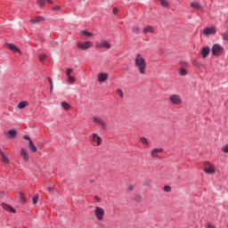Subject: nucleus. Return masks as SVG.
Here are the masks:
<instances>
[{
    "mask_svg": "<svg viewBox=\"0 0 228 228\" xmlns=\"http://www.w3.org/2000/svg\"><path fill=\"white\" fill-rule=\"evenodd\" d=\"M135 67L138 69L139 73L145 74V69H147V64L145 63V59L137 53L134 60Z\"/></svg>",
    "mask_w": 228,
    "mask_h": 228,
    "instance_id": "1",
    "label": "nucleus"
},
{
    "mask_svg": "<svg viewBox=\"0 0 228 228\" xmlns=\"http://www.w3.org/2000/svg\"><path fill=\"white\" fill-rule=\"evenodd\" d=\"M93 122H94V124H98V126H101L102 129H104L105 131L110 127L108 122L103 121L102 118L99 117H93Z\"/></svg>",
    "mask_w": 228,
    "mask_h": 228,
    "instance_id": "2",
    "label": "nucleus"
},
{
    "mask_svg": "<svg viewBox=\"0 0 228 228\" xmlns=\"http://www.w3.org/2000/svg\"><path fill=\"white\" fill-rule=\"evenodd\" d=\"M211 53L213 56H221L222 53H224V46L218 44H215L212 46Z\"/></svg>",
    "mask_w": 228,
    "mask_h": 228,
    "instance_id": "3",
    "label": "nucleus"
},
{
    "mask_svg": "<svg viewBox=\"0 0 228 228\" xmlns=\"http://www.w3.org/2000/svg\"><path fill=\"white\" fill-rule=\"evenodd\" d=\"M204 172L205 174L213 175L216 170H215V166L211 165L209 162H204Z\"/></svg>",
    "mask_w": 228,
    "mask_h": 228,
    "instance_id": "4",
    "label": "nucleus"
},
{
    "mask_svg": "<svg viewBox=\"0 0 228 228\" xmlns=\"http://www.w3.org/2000/svg\"><path fill=\"white\" fill-rule=\"evenodd\" d=\"M94 215H95L97 220H99V222H101V220H102V218H104V209L101 207H95L94 208Z\"/></svg>",
    "mask_w": 228,
    "mask_h": 228,
    "instance_id": "5",
    "label": "nucleus"
},
{
    "mask_svg": "<svg viewBox=\"0 0 228 228\" xmlns=\"http://www.w3.org/2000/svg\"><path fill=\"white\" fill-rule=\"evenodd\" d=\"M94 45V43L92 41H86L85 43L79 42L77 44V47H79V49H82L83 51H86V49H90Z\"/></svg>",
    "mask_w": 228,
    "mask_h": 228,
    "instance_id": "6",
    "label": "nucleus"
},
{
    "mask_svg": "<svg viewBox=\"0 0 228 228\" xmlns=\"http://www.w3.org/2000/svg\"><path fill=\"white\" fill-rule=\"evenodd\" d=\"M169 100L172 102V104H176L177 106L183 104V100H181V96L177 94H172L169 97Z\"/></svg>",
    "mask_w": 228,
    "mask_h": 228,
    "instance_id": "7",
    "label": "nucleus"
},
{
    "mask_svg": "<svg viewBox=\"0 0 228 228\" xmlns=\"http://www.w3.org/2000/svg\"><path fill=\"white\" fill-rule=\"evenodd\" d=\"M216 33V28L215 27H207L203 29V35L205 37H209V35H215Z\"/></svg>",
    "mask_w": 228,
    "mask_h": 228,
    "instance_id": "8",
    "label": "nucleus"
},
{
    "mask_svg": "<svg viewBox=\"0 0 228 228\" xmlns=\"http://www.w3.org/2000/svg\"><path fill=\"white\" fill-rule=\"evenodd\" d=\"M23 138H24V140H28V148L30 149L31 152H37V146H35V144H33V141L31 140L29 135H24Z\"/></svg>",
    "mask_w": 228,
    "mask_h": 228,
    "instance_id": "9",
    "label": "nucleus"
},
{
    "mask_svg": "<svg viewBox=\"0 0 228 228\" xmlns=\"http://www.w3.org/2000/svg\"><path fill=\"white\" fill-rule=\"evenodd\" d=\"M102 47H105V49H111V45L106 40H102L101 43L96 44V49H102Z\"/></svg>",
    "mask_w": 228,
    "mask_h": 228,
    "instance_id": "10",
    "label": "nucleus"
},
{
    "mask_svg": "<svg viewBox=\"0 0 228 228\" xmlns=\"http://www.w3.org/2000/svg\"><path fill=\"white\" fill-rule=\"evenodd\" d=\"M4 134L10 140H13V138H16L17 136V132L14 129H11L8 132H4Z\"/></svg>",
    "mask_w": 228,
    "mask_h": 228,
    "instance_id": "11",
    "label": "nucleus"
},
{
    "mask_svg": "<svg viewBox=\"0 0 228 228\" xmlns=\"http://www.w3.org/2000/svg\"><path fill=\"white\" fill-rule=\"evenodd\" d=\"M163 152V149L161 148H156V149H153L151 152V158H159L158 154Z\"/></svg>",
    "mask_w": 228,
    "mask_h": 228,
    "instance_id": "12",
    "label": "nucleus"
},
{
    "mask_svg": "<svg viewBox=\"0 0 228 228\" xmlns=\"http://www.w3.org/2000/svg\"><path fill=\"white\" fill-rule=\"evenodd\" d=\"M209 53H211V48L209 46L203 47L201 50V54L203 58H208Z\"/></svg>",
    "mask_w": 228,
    "mask_h": 228,
    "instance_id": "13",
    "label": "nucleus"
},
{
    "mask_svg": "<svg viewBox=\"0 0 228 228\" xmlns=\"http://www.w3.org/2000/svg\"><path fill=\"white\" fill-rule=\"evenodd\" d=\"M108 79V73H99L98 81L99 83H104Z\"/></svg>",
    "mask_w": 228,
    "mask_h": 228,
    "instance_id": "14",
    "label": "nucleus"
},
{
    "mask_svg": "<svg viewBox=\"0 0 228 228\" xmlns=\"http://www.w3.org/2000/svg\"><path fill=\"white\" fill-rule=\"evenodd\" d=\"M20 155L23 158L24 161H28V159H29V154H28V151L24 148L20 150Z\"/></svg>",
    "mask_w": 228,
    "mask_h": 228,
    "instance_id": "15",
    "label": "nucleus"
},
{
    "mask_svg": "<svg viewBox=\"0 0 228 228\" xmlns=\"http://www.w3.org/2000/svg\"><path fill=\"white\" fill-rule=\"evenodd\" d=\"M2 208H3V209H5V211H11V213H17V211L15 210V208H13V207H12L6 203H3Z\"/></svg>",
    "mask_w": 228,
    "mask_h": 228,
    "instance_id": "16",
    "label": "nucleus"
},
{
    "mask_svg": "<svg viewBox=\"0 0 228 228\" xmlns=\"http://www.w3.org/2000/svg\"><path fill=\"white\" fill-rule=\"evenodd\" d=\"M44 20H45V18L42 16H37L35 19H30V22H32L33 24H38V22H42Z\"/></svg>",
    "mask_w": 228,
    "mask_h": 228,
    "instance_id": "17",
    "label": "nucleus"
},
{
    "mask_svg": "<svg viewBox=\"0 0 228 228\" xmlns=\"http://www.w3.org/2000/svg\"><path fill=\"white\" fill-rule=\"evenodd\" d=\"M93 142H96L97 145H101V143H102V139L99 134H93Z\"/></svg>",
    "mask_w": 228,
    "mask_h": 228,
    "instance_id": "18",
    "label": "nucleus"
},
{
    "mask_svg": "<svg viewBox=\"0 0 228 228\" xmlns=\"http://www.w3.org/2000/svg\"><path fill=\"white\" fill-rule=\"evenodd\" d=\"M0 156L2 158V161H4L6 165L10 163V159L6 157V152L0 151Z\"/></svg>",
    "mask_w": 228,
    "mask_h": 228,
    "instance_id": "19",
    "label": "nucleus"
},
{
    "mask_svg": "<svg viewBox=\"0 0 228 228\" xmlns=\"http://www.w3.org/2000/svg\"><path fill=\"white\" fill-rule=\"evenodd\" d=\"M8 49L12 51V53H20V50L17 48V45H12V44H7Z\"/></svg>",
    "mask_w": 228,
    "mask_h": 228,
    "instance_id": "20",
    "label": "nucleus"
},
{
    "mask_svg": "<svg viewBox=\"0 0 228 228\" xmlns=\"http://www.w3.org/2000/svg\"><path fill=\"white\" fill-rule=\"evenodd\" d=\"M143 35H147V33H154V28L152 26H148L142 30Z\"/></svg>",
    "mask_w": 228,
    "mask_h": 228,
    "instance_id": "21",
    "label": "nucleus"
},
{
    "mask_svg": "<svg viewBox=\"0 0 228 228\" xmlns=\"http://www.w3.org/2000/svg\"><path fill=\"white\" fill-rule=\"evenodd\" d=\"M80 35H81L82 37H86V38H90V37H94V34H92V33H90V32H88V31H86V30H82V31L80 32Z\"/></svg>",
    "mask_w": 228,
    "mask_h": 228,
    "instance_id": "22",
    "label": "nucleus"
},
{
    "mask_svg": "<svg viewBox=\"0 0 228 228\" xmlns=\"http://www.w3.org/2000/svg\"><path fill=\"white\" fill-rule=\"evenodd\" d=\"M28 102L24 101V102H21L18 104V109L19 110H24V108H26V106H28Z\"/></svg>",
    "mask_w": 228,
    "mask_h": 228,
    "instance_id": "23",
    "label": "nucleus"
},
{
    "mask_svg": "<svg viewBox=\"0 0 228 228\" xmlns=\"http://www.w3.org/2000/svg\"><path fill=\"white\" fill-rule=\"evenodd\" d=\"M179 74H180V76H187L188 70H186V69H184V68H180Z\"/></svg>",
    "mask_w": 228,
    "mask_h": 228,
    "instance_id": "24",
    "label": "nucleus"
},
{
    "mask_svg": "<svg viewBox=\"0 0 228 228\" xmlns=\"http://www.w3.org/2000/svg\"><path fill=\"white\" fill-rule=\"evenodd\" d=\"M61 106L64 108V110H70V104H69L67 102H62Z\"/></svg>",
    "mask_w": 228,
    "mask_h": 228,
    "instance_id": "25",
    "label": "nucleus"
},
{
    "mask_svg": "<svg viewBox=\"0 0 228 228\" xmlns=\"http://www.w3.org/2000/svg\"><path fill=\"white\" fill-rule=\"evenodd\" d=\"M20 200L23 204H26V196H24V192L20 193Z\"/></svg>",
    "mask_w": 228,
    "mask_h": 228,
    "instance_id": "26",
    "label": "nucleus"
},
{
    "mask_svg": "<svg viewBox=\"0 0 228 228\" xmlns=\"http://www.w3.org/2000/svg\"><path fill=\"white\" fill-rule=\"evenodd\" d=\"M160 4L164 8H168V2L167 0H160Z\"/></svg>",
    "mask_w": 228,
    "mask_h": 228,
    "instance_id": "27",
    "label": "nucleus"
},
{
    "mask_svg": "<svg viewBox=\"0 0 228 228\" xmlns=\"http://www.w3.org/2000/svg\"><path fill=\"white\" fill-rule=\"evenodd\" d=\"M191 8H200V4L197 2L191 3Z\"/></svg>",
    "mask_w": 228,
    "mask_h": 228,
    "instance_id": "28",
    "label": "nucleus"
},
{
    "mask_svg": "<svg viewBox=\"0 0 228 228\" xmlns=\"http://www.w3.org/2000/svg\"><path fill=\"white\" fill-rule=\"evenodd\" d=\"M38 199H39V196L38 194L35 195L32 199V202L33 204H38Z\"/></svg>",
    "mask_w": 228,
    "mask_h": 228,
    "instance_id": "29",
    "label": "nucleus"
},
{
    "mask_svg": "<svg viewBox=\"0 0 228 228\" xmlns=\"http://www.w3.org/2000/svg\"><path fill=\"white\" fill-rule=\"evenodd\" d=\"M133 33H134L135 35H138V33H140V28L138 27H133L132 28Z\"/></svg>",
    "mask_w": 228,
    "mask_h": 228,
    "instance_id": "30",
    "label": "nucleus"
},
{
    "mask_svg": "<svg viewBox=\"0 0 228 228\" xmlns=\"http://www.w3.org/2000/svg\"><path fill=\"white\" fill-rule=\"evenodd\" d=\"M140 140L144 145H149V141L145 137H141Z\"/></svg>",
    "mask_w": 228,
    "mask_h": 228,
    "instance_id": "31",
    "label": "nucleus"
},
{
    "mask_svg": "<svg viewBox=\"0 0 228 228\" xmlns=\"http://www.w3.org/2000/svg\"><path fill=\"white\" fill-rule=\"evenodd\" d=\"M68 77H69L68 78V83H69V84H72V83H74V81H76V77H74L72 76H69Z\"/></svg>",
    "mask_w": 228,
    "mask_h": 228,
    "instance_id": "32",
    "label": "nucleus"
},
{
    "mask_svg": "<svg viewBox=\"0 0 228 228\" xmlns=\"http://www.w3.org/2000/svg\"><path fill=\"white\" fill-rule=\"evenodd\" d=\"M45 58H47V54H45V53H42V54L39 55V61H44V60Z\"/></svg>",
    "mask_w": 228,
    "mask_h": 228,
    "instance_id": "33",
    "label": "nucleus"
},
{
    "mask_svg": "<svg viewBox=\"0 0 228 228\" xmlns=\"http://www.w3.org/2000/svg\"><path fill=\"white\" fill-rule=\"evenodd\" d=\"M164 191H167V193L172 191V187H170L169 185L164 186Z\"/></svg>",
    "mask_w": 228,
    "mask_h": 228,
    "instance_id": "34",
    "label": "nucleus"
},
{
    "mask_svg": "<svg viewBox=\"0 0 228 228\" xmlns=\"http://www.w3.org/2000/svg\"><path fill=\"white\" fill-rule=\"evenodd\" d=\"M48 81L50 83V90L51 92H53V88L54 87V86L53 85V79L51 77H48Z\"/></svg>",
    "mask_w": 228,
    "mask_h": 228,
    "instance_id": "35",
    "label": "nucleus"
},
{
    "mask_svg": "<svg viewBox=\"0 0 228 228\" xmlns=\"http://www.w3.org/2000/svg\"><path fill=\"white\" fill-rule=\"evenodd\" d=\"M37 4H39V6H44L45 4V0H37Z\"/></svg>",
    "mask_w": 228,
    "mask_h": 228,
    "instance_id": "36",
    "label": "nucleus"
},
{
    "mask_svg": "<svg viewBox=\"0 0 228 228\" xmlns=\"http://www.w3.org/2000/svg\"><path fill=\"white\" fill-rule=\"evenodd\" d=\"M72 72H73L72 69H67L66 75L68 76V77H70V74H72Z\"/></svg>",
    "mask_w": 228,
    "mask_h": 228,
    "instance_id": "37",
    "label": "nucleus"
},
{
    "mask_svg": "<svg viewBox=\"0 0 228 228\" xmlns=\"http://www.w3.org/2000/svg\"><path fill=\"white\" fill-rule=\"evenodd\" d=\"M134 200H135L136 202H142V197H141L140 195H136V196L134 197Z\"/></svg>",
    "mask_w": 228,
    "mask_h": 228,
    "instance_id": "38",
    "label": "nucleus"
},
{
    "mask_svg": "<svg viewBox=\"0 0 228 228\" xmlns=\"http://www.w3.org/2000/svg\"><path fill=\"white\" fill-rule=\"evenodd\" d=\"M223 40H224L225 42H228V34L227 33L223 34Z\"/></svg>",
    "mask_w": 228,
    "mask_h": 228,
    "instance_id": "39",
    "label": "nucleus"
},
{
    "mask_svg": "<svg viewBox=\"0 0 228 228\" xmlns=\"http://www.w3.org/2000/svg\"><path fill=\"white\" fill-rule=\"evenodd\" d=\"M117 94L120 96V97H124V92H122L120 89L117 90Z\"/></svg>",
    "mask_w": 228,
    "mask_h": 228,
    "instance_id": "40",
    "label": "nucleus"
},
{
    "mask_svg": "<svg viewBox=\"0 0 228 228\" xmlns=\"http://www.w3.org/2000/svg\"><path fill=\"white\" fill-rule=\"evenodd\" d=\"M48 191H50V192L56 191V189H54L53 186H50V187H48Z\"/></svg>",
    "mask_w": 228,
    "mask_h": 228,
    "instance_id": "41",
    "label": "nucleus"
},
{
    "mask_svg": "<svg viewBox=\"0 0 228 228\" xmlns=\"http://www.w3.org/2000/svg\"><path fill=\"white\" fill-rule=\"evenodd\" d=\"M223 151H224V152L228 153V144H226V145H224V146L223 147Z\"/></svg>",
    "mask_w": 228,
    "mask_h": 228,
    "instance_id": "42",
    "label": "nucleus"
},
{
    "mask_svg": "<svg viewBox=\"0 0 228 228\" xmlns=\"http://www.w3.org/2000/svg\"><path fill=\"white\" fill-rule=\"evenodd\" d=\"M112 13L114 15H117V13H118V9H117L116 7L112 10Z\"/></svg>",
    "mask_w": 228,
    "mask_h": 228,
    "instance_id": "43",
    "label": "nucleus"
},
{
    "mask_svg": "<svg viewBox=\"0 0 228 228\" xmlns=\"http://www.w3.org/2000/svg\"><path fill=\"white\" fill-rule=\"evenodd\" d=\"M208 228H215V225L211 224H208Z\"/></svg>",
    "mask_w": 228,
    "mask_h": 228,
    "instance_id": "44",
    "label": "nucleus"
},
{
    "mask_svg": "<svg viewBox=\"0 0 228 228\" xmlns=\"http://www.w3.org/2000/svg\"><path fill=\"white\" fill-rule=\"evenodd\" d=\"M53 10H60V6L55 5V6L53 7Z\"/></svg>",
    "mask_w": 228,
    "mask_h": 228,
    "instance_id": "45",
    "label": "nucleus"
},
{
    "mask_svg": "<svg viewBox=\"0 0 228 228\" xmlns=\"http://www.w3.org/2000/svg\"><path fill=\"white\" fill-rule=\"evenodd\" d=\"M134 188V186L130 185V186L128 187V190L131 191H133Z\"/></svg>",
    "mask_w": 228,
    "mask_h": 228,
    "instance_id": "46",
    "label": "nucleus"
},
{
    "mask_svg": "<svg viewBox=\"0 0 228 228\" xmlns=\"http://www.w3.org/2000/svg\"><path fill=\"white\" fill-rule=\"evenodd\" d=\"M192 63H193V65H195L196 67H199V63H197V61H193Z\"/></svg>",
    "mask_w": 228,
    "mask_h": 228,
    "instance_id": "47",
    "label": "nucleus"
},
{
    "mask_svg": "<svg viewBox=\"0 0 228 228\" xmlns=\"http://www.w3.org/2000/svg\"><path fill=\"white\" fill-rule=\"evenodd\" d=\"M47 3H49L50 4H53V0H46Z\"/></svg>",
    "mask_w": 228,
    "mask_h": 228,
    "instance_id": "48",
    "label": "nucleus"
}]
</instances>
